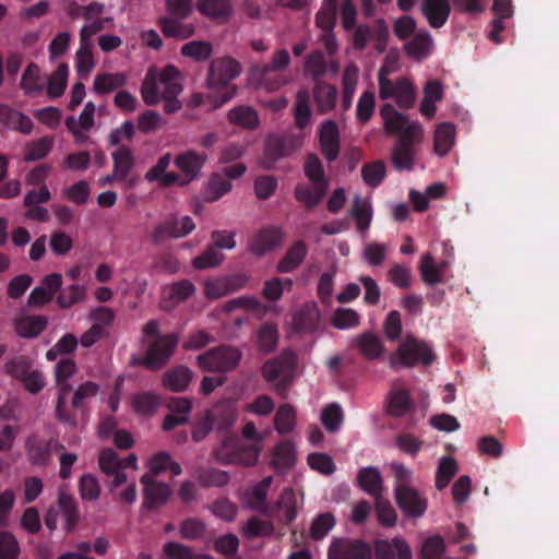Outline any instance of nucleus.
<instances>
[{
	"label": "nucleus",
	"mask_w": 559,
	"mask_h": 559,
	"mask_svg": "<svg viewBox=\"0 0 559 559\" xmlns=\"http://www.w3.org/2000/svg\"><path fill=\"white\" fill-rule=\"evenodd\" d=\"M328 61L324 53L321 50H314L305 61V72L311 76L313 81L319 82L328 72Z\"/></svg>",
	"instance_id": "50"
},
{
	"label": "nucleus",
	"mask_w": 559,
	"mask_h": 559,
	"mask_svg": "<svg viewBox=\"0 0 559 559\" xmlns=\"http://www.w3.org/2000/svg\"><path fill=\"white\" fill-rule=\"evenodd\" d=\"M390 69L382 66L378 71L379 97L383 100L393 99L401 109H409L416 102V87L406 76L389 79Z\"/></svg>",
	"instance_id": "6"
},
{
	"label": "nucleus",
	"mask_w": 559,
	"mask_h": 559,
	"mask_svg": "<svg viewBox=\"0 0 559 559\" xmlns=\"http://www.w3.org/2000/svg\"><path fill=\"white\" fill-rule=\"evenodd\" d=\"M112 169L119 176V182L126 188H134L139 182V176L131 175L135 167V156L133 151L127 145H120L111 153Z\"/></svg>",
	"instance_id": "17"
},
{
	"label": "nucleus",
	"mask_w": 559,
	"mask_h": 559,
	"mask_svg": "<svg viewBox=\"0 0 559 559\" xmlns=\"http://www.w3.org/2000/svg\"><path fill=\"white\" fill-rule=\"evenodd\" d=\"M241 358L242 353L238 348L222 345L199 355L198 364L205 371L227 372L236 369Z\"/></svg>",
	"instance_id": "10"
},
{
	"label": "nucleus",
	"mask_w": 559,
	"mask_h": 559,
	"mask_svg": "<svg viewBox=\"0 0 559 559\" xmlns=\"http://www.w3.org/2000/svg\"><path fill=\"white\" fill-rule=\"evenodd\" d=\"M192 0H165L166 14L157 19L156 24L166 38L185 40L195 34L197 27L186 20L193 13Z\"/></svg>",
	"instance_id": "5"
},
{
	"label": "nucleus",
	"mask_w": 559,
	"mask_h": 559,
	"mask_svg": "<svg viewBox=\"0 0 559 559\" xmlns=\"http://www.w3.org/2000/svg\"><path fill=\"white\" fill-rule=\"evenodd\" d=\"M329 559H371L372 550L361 539L334 538L328 550Z\"/></svg>",
	"instance_id": "16"
},
{
	"label": "nucleus",
	"mask_w": 559,
	"mask_h": 559,
	"mask_svg": "<svg viewBox=\"0 0 559 559\" xmlns=\"http://www.w3.org/2000/svg\"><path fill=\"white\" fill-rule=\"evenodd\" d=\"M192 379V372L189 368L179 366L168 370L163 379L166 388L174 392L185 391Z\"/></svg>",
	"instance_id": "45"
},
{
	"label": "nucleus",
	"mask_w": 559,
	"mask_h": 559,
	"mask_svg": "<svg viewBox=\"0 0 559 559\" xmlns=\"http://www.w3.org/2000/svg\"><path fill=\"white\" fill-rule=\"evenodd\" d=\"M52 145L53 139L51 136H43L32 141L25 147L24 159L27 162L39 160L49 154Z\"/></svg>",
	"instance_id": "60"
},
{
	"label": "nucleus",
	"mask_w": 559,
	"mask_h": 559,
	"mask_svg": "<svg viewBox=\"0 0 559 559\" xmlns=\"http://www.w3.org/2000/svg\"><path fill=\"white\" fill-rule=\"evenodd\" d=\"M62 286V276L59 273L46 275L43 285L35 287L28 296L31 307H40L52 300L55 294Z\"/></svg>",
	"instance_id": "21"
},
{
	"label": "nucleus",
	"mask_w": 559,
	"mask_h": 559,
	"mask_svg": "<svg viewBox=\"0 0 559 559\" xmlns=\"http://www.w3.org/2000/svg\"><path fill=\"white\" fill-rule=\"evenodd\" d=\"M195 477L202 487H223L229 480V475L214 467H202L195 472Z\"/></svg>",
	"instance_id": "51"
},
{
	"label": "nucleus",
	"mask_w": 559,
	"mask_h": 559,
	"mask_svg": "<svg viewBox=\"0 0 559 559\" xmlns=\"http://www.w3.org/2000/svg\"><path fill=\"white\" fill-rule=\"evenodd\" d=\"M356 345L362 356L374 360L381 357L384 350L382 341L373 333H362L356 340Z\"/></svg>",
	"instance_id": "44"
},
{
	"label": "nucleus",
	"mask_w": 559,
	"mask_h": 559,
	"mask_svg": "<svg viewBox=\"0 0 559 559\" xmlns=\"http://www.w3.org/2000/svg\"><path fill=\"white\" fill-rule=\"evenodd\" d=\"M76 371V364L71 358H62L55 366V380L58 390L56 402V417L63 424L76 425V416L68 407V401L72 392L70 378Z\"/></svg>",
	"instance_id": "7"
},
{
	"label": "nucleus",
	"mask_w": 559,
	"mask_h": 559,
	"mask_svg": "<svg viewBox=\"0 0 559 559\" xmlns=\"http://www.w3.org/2000/svg\"><path fill=\"white\" fill-rule=\"evenodd\" d=\"M308 253V247L304 240L295 241L285 255L277 263V271L290 273L301 265Z\"/></svg>",
	"instance_id": "31"
},
{
	"label": "nucleus",
	"mask_w": 559,
	"mask_h": 559,
	"mask_svg": "<svg viewBox=\"0 0 559 559\" xmlns=\"http://www.w3.org/2000/svg\"><path fill=\"white\" fill-rule=\"evenodd\" d=\"M294 444L289 440L278 442L273 451L271 464L277 472H286L295 464Z\"/></svg>",
	"instance_id": "37"
},
{
	"label": "nucleus",
	"mask_w": 559,
	"mask_h": 559,
	"mask_svg": "<svg viewBox=\"0 0 559 559\" xmlns=\"http://www.w3.org/2000/svg\"><path fill=\"white\" fill-rule=\"evenodd\" d=\"M228 121L243 129L254 130L260 124L257 110L250 106L234 107L227 114Z\"/></svg>",
	"instance_id": "36"
},
{
	"label": "nucleus",
	"mask_w": 559,
	"mask_h": 559,
	"mask_svg": "<svg viewBox=\"0 0 559 559\" xmlns=\"http://www.w3.org/2000/svg\"><path fill=\"white\" fill-rule=\"evenodd\" d=\"M310 94L307 90L298 91L294 106V117L296 127L305 129L311 119Z\"/></svg>",
	"instance_id": "46"
},
{
	"label": "nucleus",
	"mask_w": 559,
	"mask_h": 559,
	"mask_svg": "<svg viewBox=\"0 0 559 559\" xmlns=\"http://www.w3.org/2000/svg\"><path fill=\"white\" fill-rule=\"evenodd\" d=\"M455 127L450 122L440 123L435 131V152L445 156L454 144Z\"/></svg>",
	"instance_id": "41"
},
{
	"label": "nucleus",
	"mask_w": 559,
	"mask_h": 559,
	"mask_svg": "<svg viewBox=\"0 0 559 559\" xmlns=\"http://www.w3.org/2000/svg\"><path fill=\"white\" fill-rule=\"evenodd\" d=\"M160 404V399L153 392H141L133 396L132 407L140 415H152Z\"/></svg>",
	"instance_id": "56"
},
{
	"label": "nucleus",
	"mask_w": 559,
	"mask_h": 559,
	"mask_svg": "<svg viewBox=\"0 0 559 559\" xmlns=\"http://www.w3.org/2000/svg\"><path fill=\"white\" fill-rule=\"evenodd\" d=\"M212 45L204 40H192L186 43L180 52L185 57H189L195 61H205L212 55Z\"/></svg>",
	"instance_id": "62"
},
{
	"label": "nucleus",
	"mask_w": 559,
	"mask_h": 559,
	"mask_svg": "<svg viewBox=\"0 0 559 559\" xmlns=\"http://www.w3.org/2000/svg\"><path fill=\"white\" fill-rule=\"evenodd\" d=\"M296 412L289 404H282L274 417L275 429L280 435H286L294 429Z\"/></svg>",
	"instance_id": "58"
},
{
	"label": "nucleus",
	"mask_w": 559,
	"mask_h": 559,
	"mask_svg": "<svg viewBox=\"0 0 559 559\" xmlns=\"http://www.w3.org/2000/svg\"><path fill=\"white\" fill-rule=\"evenodd\" d=\"M99 391V385L93 381H85L81 383L71 395V407L75 412H85L86 402L96 396Z\"/></svg>",
	"instance_id": "47"
},
{
	"label": "nucleus",
	"mask_w": 559,
	"mask_h": 559,
	"mask_svg": "<svg viewBox=\"0 0 559 559\" xmlns=\"http://www.w3.org/2000/svg\"><path fill=\"white\" fill-rule=\"evenodd\" d=\"M143 485L142 509L156 511L164 507L173 495L170 486L153 478V475L144 474L140 478Z\"/></svg>",
	"instance_id": "15"
},
{
	"label": "nucleus",
	"mask_w": 559,
	"mask_h": 559,
	"mask_svg": "<svg viewBox=\"0 0 559 559\" xmlns=\"http://www.w3.org/2000/svg\"><path fill=\"white\" fill-rule=\"evenodd\" d=\"M421 12L431 27L440 28L445 24L451 13L449 0H424Z\"/></svg>",
	"instance_id": "28"
},
{
	"label": "nucleus",
	"mask_w": 559,
	"mask_h": 559,
	"mask_svg": "<svg viewBox=\"0 0 559 559\" xmlns=\"http://www.w3.org/2000/svg\"><path fill=\"white\" fill-rule=\"evenodd\" d=\"M58 292L57 304L62 309H68L83 301L86 297L85 287L79 284H71L64 288H60Z\"/></svg>",
	"instance_id": "53"
},
{
	"label": "nucleus",
	"mask_w": 559,
	"mask_h": 559,
	"mask_svg": "<svg viewBox=\"0 0 559 559\" xmlns=\"http://www.w3.org/2000/svg\"><path fill=\"white\" fill-rule=\"evenodd\" d=\"M357 485L374 499L382 496L383 479L379 468L362 467L357 474Z\"/></svg>",
	"instance_id": "30"
},
{
	"label": "nucleus",
	"mask_w": 559,
	"mask_h": 559,
	"mask_svg": "<svg viewBox=\"0 0 559 559\" xmlns=\"http://www.w3.org/2000/svg\"><path fill=\"white\" fill-rule=\"evenodd\" d=\"M385 164L382 160L366 163L361 168V177L371 188L378 187L385 178Z\"/></svg>",
	"instance_id": "61"
},
{
	"label": "nucleus",
	"mask_w": 559,
	"mask_h": 559,
	"mask_svg": "<svg viewBox=\"0 0 559 559\" xmlns=\"http://www.w3.org/2000/svg\"><path fill=\"white\" fill-rule=\"evenodd\" d=\"M328 191L326 187H323L321 183L307 186L304 183H299L296 186L294 194L297 201L305 204L307 209L314 207L325 195Z\"/></svg>",
	"instance_id": "40"
},
{
	"label": "nucleus",
	"mask_w": 559,
	"mask_h": 559,
	"mask_svg": "<svg viewBox=\"0 0 559 559\" xmlns=\"http://www.w3.org/2000/svg\"><path fill=\"white\" fill-rule=\"evenodd\" d=\"M301 139L293 133L270 134L264 144L262 166L272 169L282 158L288 157L301 146Z\"/></svg>",
	"instance_id": "11"
},
{
	"label": "nucleus",
	"mask_w": 559,
	"mask_h": 559,
	"mask_svg": "<svg viewBox=\"0 0 559 559\" xmlns=\"http://www.w3.org/2000/svg\"><path fill=\"white\" fill-rule=\"evenodd\" d=\"M183 76L173 64H167L158 73L150 69L141 85V95L148 106L164 100V111L168 115L177 112L182 107L178 95L183 91Z\"/></svg>",
	"instance_id": "2"
},
{
	"label": "nucleus",
	"mask_w": 559,
	"mask_h": 559,
	"mask_svg": "<svg viewBox=\"0 0 559 559\" xmlns=\"http://www.w3.org/2000/svg\"><path fill=\"white\" fill-rule=\"evenodd\" d=\"M296 365V357L292 353H282L278 357L264 362L262 376L267 382H273L284 376H289Z\"/></svg>",
	"instance_id": "22"
},
{
	"label": "nucleus",
	"mask_w": 559,
	"mask_h": 559,
	"mask_svg": "<svg viewBox=\"0 0 559 559\" xmlns=\"http://www.w3.org/2000/svg\"><path fill=\"white\" fill-rule=\"evenodd\" d=\"M421 280L427 285H436L443 282L442 270L437 266L435 258L430 253L423 255L419 264Z\"/></svg>",
	"instance_id": "54"
},
{
	"label": "nucleus",
	"mask_w": 559,
	"mask_h": 559,
	"mask_svg": "<svg viewBox=\"0 0 559 559\" xmlns=\"http://www.w3.org/2000/svg\"><path fill=\"white\" fill-rule=\"evenodd\" d=\"M433 361L435 354L431 346L413 335H407L389 358L392 368H409L418 364L429 366Z\"/></svg>",
	"instance_id": "8"
},
{
	"label": "nucleus",
	"mask_w": 559,
	"mask_h": 559,
	"mask_svg": "<svg viewBox=\"0 0 559 559\" xmlns=\"http://www.w3.org/2000/svg\"><path fill=\"white\" fill-rule=\"evenodd\" d=\"M98 464L103 473L114 477L112 487H119L127 481V474L122 471V460L112 449H104L100 452Z\"/></svg>",
	"instance_id": "27"
},
{
	"label": "nucleus",
	"mask_w": 559,
	"mask_h": 559,
	"mask_svg": "<svg viewBox=\"0 0 559 559\" xmlns=\"http://www.w3.org/2000/svg\"><path fill=\"white\" fill-rule=\"evenodd\" d=\"M350 215L356 221L357 228L361 234L369 229L372 219V207L360 195L354 198Z\"/></svg>",
	"instance_id": "42"
},
{
	"label": "nucleus",
	"mask_w": 559,
	"mask_h": 559,
	"mask_svg": "<svg viewBox=\"0 0 559 559\" xmlns=\"http://www.w3.org/2000/svg\"><path fill=\"white\" fill-rule=\"evenodd\" d=\"M142 343L147 348L145 356L140 359L139 365L150 369L164 367L177 347L178 335L176 333L160 335L159 322L157 320L146 322L142 329Z\"/></svg>",
	"instance_id": "4"
},
{
	"label": "nucleus",
	"mask_w": 559,
	"mask_h": 559,
	"mask_svg": "<svg viewBox=\"0 0 559 559\" xmlns=\"http://www.w3.org/2000/svg\"><path fill=\"white\" fill-rule=\"evenodd\" d=\"M277 506L278 518L284 524L289 525L295 521L297 516V510L295 506V496L292 489L284 490Z\"/></svg>",
	"instance_id": "63"
},
{
	"label": "nucleus",
	"mask_w": 559,
	"mask_h": 559,
	"mask_svg": "<svg viewBox=\"0 0 559 559\" xmlns=\"http://www.w3.org/2000/svg\"><path fill=\"white\" fill-rule=\"evenodd\" d=\"M386 414L392 417H402L406 415L413 407L411 393L405 388L393 384L385 399Z\"/></svg>",
	"instance_id": "26"
},
{
	"label": "nucleus",
	"mask_w": 559,
	"mask_h": 559,
	"mask_svg": "<svg viewBox=\"0 0 559 559\" xmlns=\"http://www.w3.org/2000/svg\"><path fill=\"white\" fill-rule=\"evenodd\" d=\"M194 228L195 224L190 216H183L180 221L176 217H170L155 227L152 234V241L154 245H160L169 238L185 237Z\"/></svg>",
	"instance_id": "18"
},
{
	"label": "nucleus",
	"mask_w": 559,
	"mask_h": 559,
	"mask_svg": "<svg viewBox=\"0 0 559 559\" xmlns=\"http://www.w3.org/2000/svg\"><path fill=\"white\" fill-rule=\"evenodd\" d=\"M197 9L202 15L221 22H226L233 12L228 0H198Z\"/></svg>",
	"instance_id": "33"
},
{
	"label": "nucleus",
	"mask_w": 559,
	"mask_h": 559,
	"mask_svg": "<svg viewBox=\"0 0 559 559\" xmlns=\"http://www.w3.org/2000/svg\"><path fill=\"white\" fill-rule=\"evenodd\" d=\"M32 360L25 355L14 356L4 365V372L13 379L22 380L32 371Z\"/></svg>",
	"instance_id": "57"
},
{
	"label": "nucleus",
	"mask_w": 559,
	"mask_h": 559,
	"mask_svg": "<svg viewBox=\"0 0 559 559\" xmlns=\"http://www.w3.org/2000/svg\"><path fill=\"white\" fill-rule=\"evenodd\" d=\"M321 420L329 432H336L344 420L342 407L337 403L326 405L322 411Z\"/></svg>",
	"instance_id": "64"
},
{
	"label": "nucleus",
	"mask_w": 559,
	"mask_h": 559,
	"mask_svg": "<svg viewBox=\"0 0 559 559\" xmlns=\"http://www.w3.org/2000/svg\"><path fill=\"white\" fill-rule=\"evenodd\" d=\"M241 72L240 63L231 57L213 59L209 67L207 85L212 88L228 86Z\"/></svg>",
	"instance_id": "12"
},
{
	"label": "nucleus",
	"mask_w": 559,
	"mask_h": 559,
	"mask_svg": "<svg viewBox=\"0 0 559 559\" xmlns=\"http://www.w3.org/2000/svg\"><path fill=\"white\" fill-rule=\"evenodd\" d=\"M319 142L323 156L329 162H334L341 151V135L337 123L334 120L322 122L319 131Z\"/></svg>",
	"instance_id": "20"
},
{
	"label": "nucleus",
	"mask_w": 559,
	"mask_h": 559,
	"mask_svg": "<svg viewBox=\"0 0 559 559\" xmlns=\"http://www.w3.org/2000/svg\"><path fill=\"white\" fill-rule=\"evenodd\" d=\"M457 472L456 461L452 456L441 457L436 473V488L442 490L450 484Z\"/></svg>",
	"instance_id": "55"
},
{
	"label": "nucleus",
	"mask_w": 559,
	"mask_h": 559,
	"mask_svg": "<svg viewBox=\"0 0 559 559\" xmlns=\"http://www.w3.org/2000/svg\"><path fill=\"white\" fill-rule=\"evenodd\" d=\"M492 11L497 17L491 22V31L489 38L496 44L502 43L500 33L504 29L503 20L509 19L513 14V8L510 0H495L492 4Z\"/></svg>",
	"instance_id": "35"
},
{
	"label": "nucleus",
	"mask_w": 559,
	"mask_h": 559,
	"mask_svg": "<svg viewBox=\"0 0 559 559\" xmlns=\"http://www.w3.org/2000/svg\"><path fill=\"white\" fill-rule=\"evenodd\" d=\"M206 160L207 155L205 153H199L193 150L179 153L175 157L174 164L183 174L185 180H179L178 183L185 186L197 179Z\"/></svg>",
	"instance_id": "19"
},
{
	"label": "nucleus",
	"mask_w": 559,
	"mask_h": 559,
	"mask_svg": "<svg viewBox=\"0 0 559 559\" xmlns=\"http://www.w3.org/2000/svg\"><path fill=\"white\" fill-rule=\"evenodd\" d=\"M395 501L406 518H420L425 514L428 501L414 487L402 484L394 488Z\"/></svg>",
	"instance_id": "13"
},
{
	"label": "nucleus",
	"mask_w": 559,
	"mask_h": 559,
	"mask_svg": "<svg viewBox=\"0 0 559 559\" xmlns=\"http://www.w3.org/2000/svg\"><path fill=\"white\" fill-rule=\"evenodd\" d=\"M383 119V128L386 134H397L392 148L391 162L396 170H412L416 155V145L423 140L424 131L416 121H409L408 117L390 104L385 103L380 108Z\"/></svg>",
	"instance_id": "1"
},
{
	"label": "nucleus",
	"mask_w": 559,
	"mask_h": 559,
	"mask_svg": "<svg viewBox=\"0 0 559 559\" xmlns=\"http://www.w3.org/2000/svg\"><path fill=\"white\" fill-rule=\"evenodd\" d=\"M290 62V56L286 49L276 51L270 63L257 64L252 68L251 75L260 87L267 91H276L284 84L286 79L280 72Z\"/></svg>",
	"instance_id": "9"
},
{
	"label": "nucleus",
	"mask_w": 559,
	"mask_h": 559,
	"mask_svg": "<svg viewBox=\"0 0 559 559\" xmlns=\"http://www.w3.org/2000/svg\"><path fill=\"white\" fill-rule=\"evenodd\" d=\"M59 512L62 513L64 518V528L68 533L72 532L78 524L79 521V510L75 500L72 496L60 492L58 496V506Z\"/></svg>",
	"instance_id": "43"
},
{
	"label": "nucleus",
	"mask_w": 559,
	"mask_h": 559,
	"mask_svg": "<svg viewBox=\"0 0 559 559\" xmlns=\"http://www.w3.org/2000/svg\"><path fill=\"white\" fill-rule=\"evenodd\" d=\"M213 426L221 432H227L236 421L235 406L229 402L217 403L206 413Z\"/></svg>",
	"instance_id": "29"
},
{
	"label": "nucleus",
	"mask_w": 559,
	"mask_h": 559,
	"mask_svg": "<svg viewBox=\"0 0 559 559\" xmlns=\"http://www.w3.org/2000/svg\"><path fill=\"white\" fill-rule=\"evenodd\" d=\"M320 313L316 304L305 305L295 316L294 320L298 329L312 331L318 326Z\"/></svg>",
	"instance_id": "59"
},
{
	"label": "nucleus",
	"mask_w": 559,
	"mask_h": 559,
	"mask_svg": "<svg viewBox=\"0 0 559 559\" xmlns=\"http://www.w3.org/2000/svg\"><path fill=\"white\" fill-rule=\"evenodd\" d=\"M20 87L26 96L38 95L44 91L45 79L41 76L40 68L31 62L22 73Z\"/></svg>",
	"instance_id": "34"
},
{
	"label": "nucleus",
	"mask_w": 559,
	"mask_h": 559,
	"mask_svg": "<svg viewBox=\"0 0 559 559\" xmlns=\"http://www.w3.org/2000/svg\"><path fill=\"white\" fill-rule=\"evenodd\" d=\"M68 66L66 63H60L47 81V94L49 97L58 98L64 93L68 83Z\"/></svg>",
	"instance_id": "49"
},
{
	"label": "nucleus",
	"mask_w": 559,
	"mask_h": 559,
	"mask_svg": "<svg viewBox=\"0 0 559 559\" xmlns=\"http://www.w3.org/2000/svg\"><path fill=\"white\" fill-rule=\"evenodd\" d=\"M283 233L278 227H265L257 233L249 243L250 251L255 255H263L280 246Z\"/></svg>",
	"instance_id": "25"
},
{
	"label": "nucleus",
	"mask_w": 559,
	"mask_h": 559,
	"mask_svg": "<svg viewBox=\"0 0 559 559\" xmlns=\"http://www.w3.org/2000/svg\"><path fill=\"white\" fill-rule=\"evenodd\" d=\"M127 75L122 72L98 73L93 83V91L98 95L109 94L127 84Z\"/></svg>",
	"instance_id": "38"
},
{
	"label": "nucleus",
	"mask_w": 559,
	"mask_h": 559,
	"mask_svg": "<svg viewBox=\"0 0 559 559\" xmlns=\"http://www.w3.org/2000/svg\"><path fill=\"white\" fill-rule=\"evenodd\" d=\"M376 559H412L413 554L407 542L402 537H394L391 542L379 539L374 544Z\"/></svg>",
	"instance_id": "23"
},
{
	"label": "nucleus",
	"mask_w": 559,
	"mask_h": 559,
	"mask_svg": "<svg viewBox=\"0 0 559 559\" xmlns=\"http://www.w3.org/2000/svg\"><path fill=\"white\" fill-rule=\"evenodd\" d=\"M242 435L246 439L253 442L249 443L236 436H228L224 438L221 445L214 450L213 454L215 460L223 464L254 465L262 450L260 444L262 439L252 421L245 425Z\"/></svg>",
	"instance_id": "3"
},
{
	"label": "nucleus",
	"mask_w": 559,
	"mask_h": 559,
	"mask_svg": "<svg viewBox=\"0 0 559 559\" xmlns=\"http://www.w3.org/2000/svg\"><path fill=\"white\" fill-rule=\"evenodd\" d=\"M313 96L318 111L325 114L335 107L337 88L334 85L319 81L314 85Z\"/></svg>",
	"instance_id": "39"
},
{
	"label": "nucleus",
	"mask_w": 559,
	"mask_h": 559,
	"mask_svg": "<svg viewBox=\"0 0 559 559\" xmlns=\"http://www.w3.org/2000/svg\"><path fill=\"white\" fill-rule=\"evenodd\" d=\"M194 290L195 287L189 280H181L174 283L169 288L170 304H168L167 300H163V309H169L176 304L187 300L194 293Z\"/></svg>",
	"instance_id": "52"
},
{
	"label": "nucleus",
	"mask_w": 559,
	"mask_h": 559,
	"mask_svg": "<svg viewBox=\"0 0 559 559\" xmlns=\"http://www.w3.org/2000/svg\"><path fill=\"white\" fill-rule=\"evenodd\" d=\"M171 163V154L162 155L156 164L151 167L144 175L148 182H158L162 187H171L179 182L180 176L175 171H167Z\"/></svg>",
	"instance_id": "24"
},
{
	"label": "nucleus",
	"mask_w": 559,
	"mask_h": 559,
	"mask_svg": "<svg viewBox=\"0 0 559 559\" xmlns=\"http://www.w3.org/2000/svg\"><path fill=\"white\" fill-rule=\"evenodd\" d=\"M47 325V318L44 316H27L20 319L15 329L20 336L23 337H36L39 335Z\"/></svg>",
	"instance_id": "48"
},
{
	"label": "nucleus",
	"mask_w": 559,
	"mask_h": 559,
	"mask_svg": "<svg viewBox=\"0 0 559 559\" xmlns=\"http://www.w3.org/2000/svg\"><path fill=\"white\" fill-rule=\"evenodd\" d=\"M59 449H63V445L53 438L45 439L32 435L25 441L27 460L34 466H47L51 461L52 453Z\"/></svg>",
	"instance_id": "14"
},
{
	"label": "nucleus",
	"mask_w": 559,
	"mask_h": 559,
	"mask_svg": "<svg viewBox=\"0 0 559 559\" xmlns=\"http://www.w3.org/2000/svg\"><path fill=\"white\" fill-rule=\"evenodd\" d=\"M0 121L24 134L31 133L33 129V121L29 117L4 104H0Z\"/></svg>",
	"instance_id": "32"
}]
</instances>
